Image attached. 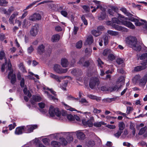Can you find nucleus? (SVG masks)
Instances as JSON below:
<instances>
[{"mask_svg": "<svg viewBox=\"0 0 147 147\" xmlns=\"http://www.w3.org/2000/svg\"><path fill=\"white\" fill-rule=\"evenodd\" d=\"M82 46V42L81 41H80L77 43L76 47L77 48L80 49Z\"/></svg>", "mask_w": 147, "mask_h": 147, "instance_id": "nucleus-54", "label": "nucleus"}, {"mask_svg": "<svg viewBox=\"0 0 147 147\" xmlns=\"http://www.w3.org/2000/svg\"><path fill=\"white\" fill-rule=\"evenodd\" d=\"M60 142L53 141L51 142V146L53 147H59L61 145L66 146L67 144V142L65 138H60Z\"/></svg>", "mask_w": 147, "mask_h": 147, "instance_id": "nucleus-5", "label": "nucleus"}, {"mask_svg": "<svg viewBox=\"0 0 147 147\" xmlns=\"http://www.w3.org/2000/svg\"><path fill=\"white\" fill-rule=\"evenodd\" d=\"M111 51L110 49H106L104 50L102 54L104 56H107L108 54L111 53Z\"/></svg>", "mask_w": 147, "mask_h": 147, "instance_id": "nucleus-38", "label": "nucleus"}, {"mask_svg": "<svg viewBox=\"0 0 147 147\" xmlns=\"http://www.w3.org/2000/svg\"><path fill=\"white\" fill-rule=\"evenodd\" d=\"M1 6H6L8 2L5 0H0Z\"/></svg>", "mask_w": 147, "mask_h": 147, "instance_id": "nucleus-51", "label": "nucleus"}, {"mask_svg": "<svg viewBox=\"0 0 147 147\" xmlns=\"http://www.w3.org/2000/svg\"><path fill=\"white\" fill-rule=\"evenodd\" d=\"M121 86H120L119 87H118L117 85H115L113 86L109 87V91H110L111 92L113 91H115L116 90H118L120 89Z\"/></svg>", "mask_w": 147, "mask_h": 147, "instance_id": "nucleus-21", "label": "nucleus"}, {"mask_svg": "<svg viewBox=\"0 0 147 147\" xmlns=\"http://www.w3.org/2000/svg\"><path fill=\"white\" fill-rule=\"evenodd\" d=\"M18 12L17 11L15 12L10 16L9 20V22L10 24H12L13 23V19L16 16H18Z\"/></svg>", "mask_w": 147, "mask_h": 147, "instance_id": "nucleus-16", "label": "nucleus"}, {"mask_svg": "<svg viewBox=\"0 0 147 147\" xmlns=\"http://www.w3.org/2000/svg\"><path fill=\"white\" fill-rule=\"evenodd\" d=\"M60 38V36L58 34L53 35L52 37V41L53 42H56L58 41Z\"/></svg>", "mask_w": 147, "mask_h": 147, "instance_id": "nucleus-25", "label": "nucleus"}, {"mask_svg": "<svg viewBox=\"0 0 147 147\" xmlns=\"http://www.w3.org/2000/svg\"><path fill=\"white\" fill-rule=\"evenodd\" d=\"M59 133H57L55 134H53L49 135L48 136H44V137H47L50 138H58L59 137H61L59 135Z\"/></svg>", "mask_w": 147, "mask_h": 147, "instance_id": "nucleus-35", "label": "nucleus"}, {"mask_svg": "<svg viewBox=\"0 0 147 147\" xmlns=\"http://www.w3.org/2000/svg\"><path fill=\"white\" fill-rule=\"evenodd\" d=\"M61 13L62 15L65 17H67L68 15L67 12L65 10H62L61 11Z\"/></svg>", "mask_w": 147, "mask_h": 147, "instance_id": "nucleus-60", "label": "nucleus"}, {"mask_svg": "<svg viewBox=\"0 0 147 147\" xmlns=\"http://www.w3.org/2000/svg\"><path fill=\"white\" fill-rule=\"evenodd\" d=\"M146 67L145 66H139L136 67L134 68V70L135 71H138L145 69Z\"/></svg>", "mask_w": 147, "mask_h": 147, "instance_id": "nucleus-29", "label": "nucleus"}, {"mask_svg": "<svg viewBox=\"0 0 147 147\" xmlns=\"http://www.w3.org/2000/svg\"><path fill=\"white\" fill-rule=\"evenodd\" d=\"M9 61H10L9 59ZM11 65L10 61L9 62L8 64V69L10 71L9 73L8 78L11 79V83L13 84H14L16 82V74H13V70H11Z\"/></svg>", "mask_w": 147, "mask_h": 147, "instance_id": "nucleus-2", "label": "nucleus"}, {"mask_svg": "<svg viewBox=\"0 0 147 147\" xmlns=\"http://www.w3.org/2000/svg\"><path fill=\"white\" fill-rule=\"evenodd\" d=\"M106 16V14L105 12H101L100 14L98 17V19L100 20H102L105 19Z\"/></svg>", "mask_w": 147, "mask_h": 147, "instance_id": "nucleus-24", "label": "nucleus"}, {"mask_svg": "<svg viewBox=\"0 0 147 147\" xmlns=\"http://www.w3.org/2000/svg\"><path fill=\"white\" fill-rule=\"evenodd\" d=\"M38 26L37 24L32 26L30 31V35L32 36H35L38 34Z\"/></svg>", "mask_w": 147, "mask_h": 147, "instance_id": "nucleus-11", "label": "nucleus"}, {"mask_svg": "<svg viewBox=\"0 0 147 147\" xmlns=\"http://www.w3.org/2000/svg\"><path fill=\"white\" fill-rule=\"evenodd\" d=\"M147 129V127L145 126L143 127L139 131V132L138 133L139 135H142L146 132Z\"/></svg>", "mask_w": 147, "mask_h": 147, "instance_id": "nucleus-36", "label": "nucleus"}, {"mask_svg": "<svg viewBox=\"0 0 147 147\" xmlns=\"http://www.w3.org/2000/svg\"><path fill=\"white\" fill-rule=\"evenodd\" d=\"M121 11L125 15L129 17H131L133 16V14L129 12L124 7H122L120 9Z\"/></svg>", "mask_w": 147, "mask_h": 147, "instance_id": "nucleus-15", "label": "nucleus"}, {"mask_svg": "<svg viewBox=\"0 0 147 147\" xmlns=\"http://www.w3.org/2000/svg\"><path fill=\"white\" fill-rule=\"evenodd\" d=\"M99 84V79L98 78L96 77L92 78L89 82V87L92 89H93L96 84L98 85Z\"/></svg>", "mask_w": 147, "mask_h": 147, "instance_id": "nucleus-6", "label": "nucleus"}, {"mask_svg": "<svg viewBox=\"0 0 147 147\" xmlns=\"http://www.w3.org/2000/svg\"><path fill=\"white\" fill-rule=\"evenodd\" d=\"M81 19L85 25H87L88 24L87 20L86 19L84 15L82 16L81 17Z\"/></svg>", "mask_w": 147, "mask_h": 147, "instance_id": "nucleus-45", "label": "nucleus"}, {"mask_svg": "<svg viewBox=\"0 0 147 147\" xmlns=\"http://www.w3.org/2000/svg\"><path fill=\"white\" fill-rule=\"evenodd\" d=\"M20 85L22 87H24L25 84V80L24 78H22L20 82Z\"/></svg>", "mask_w": 147, "mask_h": 147, "instance_id": "nucleus-64", "label": "nucleus"}, {"mask_svg": "<svg viewBox=\"0 0 147 147\" xmlns=\"http://www.w3.org/2000/svg\"><path fill=\"white\" fill-rule=\"evenodd\" d=\"M105 29L104 27L102 26H100L97 27V30L98 32H101Z\"/></svg>", "mask_w": 147, "mask_h": 147, "instance_id": "nucleus-59", "label": "nucleus"}, {"mask_svg": "<svg viewBox=\"0 0 147 147\" xmlns=\"http://www.w3.org/2000/svg\"><path fill=\"white\" fill-rule=\"evenodd\" d=\"M121 21H119L118 20V19L116 18H114L112 19V27L115 29V30L121 31L122 30V27L120 26H119L117 25L115 23H116L117 24H121L122 23L123 20L121 19H120Z\"/></svg>", "mask_w": 147, "mask_h": 147, "instance_id": "nucleus-3", "label": "nucleus"}, {"mask_svg": "<svg viewBox=\"0 0 147 147\" xmlns=\"http://www.w3.org/2000/svg\"><path fill=\"white\" fill-rule=\"evenodd\" d=\"M38 127L37 125H33L24 126L25 132L26 133H30L32 132L34 129Z\"/></svg>", "mask_w": 147, "mask_h": 147, "instance_id": "nucleus-7", "label": "nucleus"}, {"mask_svg": "<svg viewBox=\"0 0 147 147\" xmlns=\"http://www.w3.org/2000/svg\"><path fill=\"white\" fill-rule=\"evenodd\" d=\"M100 90L102 91H109V88L106 86H102L100 87Z\"/></svg>", "mask_w": 147, "mask_h": 147, "instance_id": "nucleus-62", "label": "nucleus"}, {"mask_svg": "<svg viewBox=\"0 0 147 147\" xmlns=\"http://www.w3.org/2000/svg\"><path fill=\"white\" fill-rule=\"evenodd\" d=\"M122 24L132 29H134L135 28L134 26L131 22L123 20Z\"/></svg>", "mask_w": 147, "mask_h": 147, "instance_id": "nucleus-13", "label": "nucleus"}, {"mask_svg": "<svg viewBox=\"0 0 147 147\" xmlns=\"http://www.w3.org/2000/svg\"><path fill=\"white\" fill-rule=\"evenodd\" d=\"M76 132L77 138H84L85 137V135L83 132L79 131H77Z\"/></svg>", "mask_w": 147, "mask_h": 147, "instance_id": "nucleus-30", "label": "nucleus"}, {"mask_svg": "<svg viewBox=\"0 0 147 147\" xmlns=\"http://www.w3.org/2000/svg\"><path fill=\"white\" fill-rule=\"evenodd\" d=\"M107 33L112 36H116L119 34V33L117 32L111 30H108Z\"/></svg>", "mask_w": 147, "mask_h": 147, "instance_id": "nucleus-31", "label": "nucleus"}, {"mask_svg": "<svg viewBox=\"0 0 147 147\" xmlns=\"http://www.w3.org/2000/svg\"><path fill=\"white\" fill-rule=\"evenodd\" d=\"M140 59L141 60L146 59V61L144 62L143 65H146L147 64V53L142 54L140 57Z\"/></svg>", "mask_w": 147, "mask_h": 147, "instance_id": "nucleus-23", "label": "nucleus"}, {"mask_svg": "<svg viewBox=\"0 0 147 147\" xmlns=\"http://www.w3.org/2000/svg\"><path fill=\"white\" fill-rule=\"evenodd\" d=\"M19 68L23 73H26L27 71L25 68L24 66L23 65V63H21L18 65Z\"/></svg>", "mask_w": 147, "mask_h": 147, "instance_id": "nucleus-27", "label": "nucleus"}, {"mask_svg": "<svg viewBox=\"0 0 147 147\" xmlns=\"http://www.w3.org/2000/svg\"><path fill=\"white\" fill-rule=\"evenodd\" d=\"M16 125L15 123H13V124H10L9 125V129L10 130H11L15 128V127L16 126Z\"/></svg>", "mask_w": 147, "mask_h": 147, "instance_id": "nucleus-58", "label": "nucleus"}, {"mask_svg": "<svg viewBox=\"0 0 147 147\" xmlns=\"http://www.w3.org/2000/svg\"><path fill=\"white\" fill-rule=\"evenodd\" d=\"M67 119L70 121H72L74 120V116L71 114H68L67 115Z\"/></svg>", "mask_w": 147, "mask_h": 147, "instance_id": "nucleus-52", "label": "nucleus"}, {"mask_svg": "<svg viewBox=\"0 0 147 147\" xmlns=\"http://www.w3.org/2000/svg\"><path fill=\"white\" fill-rule=\"evenodd\" d=\"M54 69L55 71L59 74L65 73L67 71V69H61L60 66L57 64L54 65Z\"/></svg>", "mask_w": 147, "mask_h": 147, "instance_id": "nucleus-10", "label": "nucleus"}, {"mask_svg": "<svg viewBox=\"0 0 147 147\" xmlns=\"http://www.w3.org/2000/svg\"><path fill=\"white\" fill-rule=\"evenodd\" d=\"M45 46L42 44L38 46L37 49L38 53V54L41 55L45 51Z\"/></svg>", "mask_w": 147, "mask_h": 147, "instance_id": "nucleus-14", "label": "nucleus"}, {"mask_svg": "<svg viewBox=\"0 0 147 147\" xmlns=\"http://www.w3.org/2000/svg\"><path fill=\"white\" fill-rule=\"evenodd\" d=\"M5 59V53L3 51H1L0 52V59L2 60L3 59Z\"/></svg>", "mask_w": 147, "mask_h": 147, "instance_id": "nucleus-48", "label": "nucleus"}, {"mask_svg": "<svg viewBox=\"0 0 147 147\" xmlns=\"http://www.w3.org/2000/svg\"><path fill=\"white\" fill-rule=\"evenodd\" d=\"M123 61H124L123 59L121 58H117L116 60V62L119 65H120L123 62Z\"/></svg>", "mask_w": 147, "mask_h": 147, "instance_id": "nucleus-47", "label": "nucleus"}, {"mask_svg": "<svg viewBox=\"0 0 147 147\" xmlns=\"http://www.w3.org/2000/svg\"><path fill=\"white\" fill-rule=\"evenodd\" d=\"M140 76L139 75H136L133 78V81L135 83H136L139 80H140Z\"/></svg>", "mask_w": 147, "mask_h": 147, "instance_id": "nucleus-42", "label": "nucleus"}, {"mask_svg": "<svg viewBox=\"0 0 147 147\" xmlns=\"http://www.w3.org/2000/svg\"><path fill=\"white\" fill-rule=\"evenodd\" d=\"M119 130L123 131L125 127V125L123 122L120 123L119 125Z\"/></svg>", "mask_w": 147, "mask_h": 147, "instance_id": "nucleus-37", "label": "nucleus"}, {"mask_svg": "<svg viewBox=\"0 0 147 147\" xmlns=\"http://www.w3.org/2000/svg\"><path fill=\"white\" fill-rule=\"evenodd\" d=\"M23 132H25L24 126L17 127L16 129L15 133L16 135H19L22 134Z\"/></svg>", "mask_w": 147, "mask_h": 147, "instance_id": "nucleus-12", "label": "nucleus"}, {"mask_svg": "<svg viewBox=\"0 0 147 147\" xmlns=\"http://www.w3.org/2000/svg\"><path fill=\"white\" fill-rule=\"evenodd\" d=\"M97 62L98 63V66L101 68L102 67V65L104 63L102 61V60L100 58H98L97 60Z\"/></svg>", "mask_w": 147, "mask_h": 147, "instance_id": "nucleus-56", "label": "nucleus"}, {"mask_svg": "<svg viewBox=\"0 0 147 147\" xmlns=\"http://www.w3.org/2000/svg\"><path fill=\"white\" fill-rule=\"evenodd\" d=\"M68 64V61L67 59H62L61 64L63 67H67V66Z\"/></svg>", "mask_w": 147, "mask_h": 147, "instance_id": "nucleus-28", "label": "nucleus"}, {"mask_svg": "<svg viewBox=\"0 0 147 147\" xmlns=\"http://www.w3.org/2000/svg\"><path fill=\"white\" fill-rule=\"evenodd\" d=\"M41 16L38 13H34L30 16L29 18V20L32 21H37L41 20Z\"/></svg>", "mask_w": 147, "mask_h": 147, "instance_id": "nucleus-9", "label": "nucleus"}, {"mask_svg": "<svg viewBox=\"0 0 147 147\" xmlns=\"http://www.w3.org/2000/svg\"><path fill=\"white\" fill-rule=\"evenodd\" d=\"M39 1H34L32 3L29 4L28 6L26 7V9H24L23 11H24L25 10H27L30 8H31L36 3L39 2Z\"/></svg>", "mask_w": 147, "mask_h": 147, "instance_id": "nucleus-39", "label": "nucleus"}, {"mask_svg": "<svg viewBox=\"0 0 147 147\" xmlns=\"http://www.w3.org/2000/svg\"><path fill=\"white\" fill-rule=\"evenodd\" d=\"M93 38L92 35L89 36L87 38L86 43L89 45L91 44L93 42Z\"/></svg>", "mask_w": 147, "mask_h": 147, "instance_id": "nucleus-26", "label": "nucleus"}, {"mask_svg": "<svg viewBox=\"0 0 147 147\" xmlns=\"http://www.w3.org/2000/svg\"><path fill=\"white\" fill-rule=\"evenodd\" d=\"M42 141L46 145H48L49 144L50 140L49 138H42Z\"/></svg>", "mask_w": 147, "mask_h": 147, "instance_id": "nucleus-53", "label": "nucleus"}, {"mask_svg": "<svg viewBox=\"0 0 147 147\" xmlns=\"http://www.w3.org/2000/svg\"><path fill=\"white\" fill-rule=\"evenodd\" d=\"M63 105L65 107V108L67 110H69L70 111H73L74 110V109L73 108L71 107H70L69 105H67L65 103H63Z\"/></svg>", "mask_w": 147, "mask_h": 147, "instance_id": "nucleus-55", "label": "nucleus"}, {"mask_svg": "<svg viewBox=\"0 0 147 147\" xmlns=\"http://www.w3.org/2000/svg\"><path fill=\"white\" fill-rule=\"evenodd\" d=\"M137 39L134 37L129 36L126 39V42L127 44L129 45L134 50L140 51L141 49V47L137 45Z\"/></svg>", "mask_w": 147, "mask_h": 147, "instance_id": "nucleus-1", "label": "nucleus"}, {"mask_svg": "<svg viewBox=\"0 0 147 147\" xmlns=\"http://www.w3.org/2000/svg\"><path fill=\"white\" fill-rule=\"evenodd\" d=\"M94 122V119L93 117H90V119L87 121V125L89 127H91L93 126V123Z\"/></svg>", "mask_w": 147, "mask_h": 147, "instance_id": "nucleus-22", "label": "nucleus"}, {"mask_svg": "<svg viewBox=\"0 0 147 147\" xmlns=\"http://www.w3.org/2000/svg\"><path fill=\"white\" fill-rule=\"evenodd\" d=\"M71 56L72 57V60L71 61V66H73L76 62L75 59L77 56L76 53L75 52H72L71 53Z\"/></svg>", "mask_w": 147, "mask_h": 147, "instance_id": "nucleus-18", "label": "nucleus"}, {"mask_svg": "<svg viewBox=\"0 0 147 147\" xmlns=\"http://www.w3.org/2000/svg\"><path fill=\"white\" fill-rule=\"evenodd\" d=\"M61 134L64 135V137H67L68 138H73V132H61Z\"/></svg>", "mask_w": 147, "mask_h": 147, "instance_id": "nucleus-19", "label": "nucleus"}, {"mask_svg": "<svg viewBox=\"0 0 147 147\" xmlns=\"http://www.w3.org/2000/svg\"><path fill=\"white\" fill-rule=\"evenodd\" d=\"M82 7L85 11L86 13L90 11V8L88 5H83L82 6Z\"/></svg>", "mask_w": 147, "mask_h": 147, "instance_id": "nucleus-41", "label": "nucleus"}, {"mask_svg": "<svg viewBox=\"0 0 147 147\" xmlns=\"http://www.w3.org/2000/svg\"><path fill=\"white\" fill-rule=\"evenodd\" d=\"M41 99L42 98L40 96L33 95L30 101L33 105L35 106L36 104V102L40 101Z\"/></svg>", "mask_w": 147, "mask_h": 147, "instance_id": "nucleus-8", "label": "nucleus"}, {"mask_svg": "<svg viewBox=\"0 0 147 147\" xmlns=\"http://www.w3.org/2000/svg\"><path fill=\"white\" fill-rule=\"evenodd\" d=\"M34 50L32 45H31L28 48L27 51L29 54H30Z\"/></svg>", "mask_w": 147, "mask_h": 147, "instance_id": "nucleus-49", "label": "nucleus"}, {"mask_svg": "<svg viewBox=\"0 0 147 147\" xmlns=\"http://www.w3.org/2000/svg\"><path fill=\"white\" fill-rule=\"evenodd\" d=\"M49 114L51 117H53L56 115L57 117H59L61 115V112L58 108H54L51 106L49 110Z\"/></svg>", "mask_w": 147, "mask_h": 147, "instance_id": "nucleus-4", "label": "nucleus"}, {"mask_svg": "<svg viewBox=\"0 0 147 147\" xmlns=\"http://www.w3.org/2000/svg\"><path fill=\"white\" fill-rule=\"evenodd\" d=\"M102 40L104 41L105 45H107L108 43L109 38L108 36H104L103 37Z\"/></svg>", "mask_w": 147, "mask_h": 147, "instance_id": "nucleus-40", "label": "nucleus"}, {"mask_svg": "<svg viewBox=\"0 0 147 147\" xmlns=\"http://www.w3.org/2000/svg\"><path fill=\"white\" fill-rule=\"evenodd\" d=\"M101 32H98V30H93L92 31V34L96 37L99 36L101 34Z\"/></svg>", "mask_w": 147, "mask_h": 147, "instance_id": "nucleus-34", "label": "nucleus"}, {"mask_svg": "<svg viewBox=\"0 0 147 147\" xmlns=\"http://www.w3.org/2000/svg\"><path fill=\"white\" fill-rule=\"evenodd\" d=\"M95 144L94 142L93 141H89L87 142V145L89 147H92Z\"/></svg>", "mask_w": 147, "mask_h": 147, "instance_id": "nucleus-43", "label": "nucleus"}, {"mask_svg": "<svg viewBox=\"0 0 147 147\" xmlns=\"http://www.w3.org/2000/svg\"><path fill=\"white\" fill-rule=\"evenodd\" d=\"M56 96H53L51 94L49 95V96H48V98L50 100H57V98H56Z\"/></svg>", "mask_w": 147, "mask_h": 147, "instance_id": "nucleus-57", "label": "nucleus"}, {"mask_svg": "<svg viewBox=\"0 0 147 147\" xmlns=\"http://www.w3.org/2000/svg\"><path fill=\"white\" fill-rule=\"evenodd\" d=\"M51 77L53 79H55L58 82H61L60 76L55 75L52 73H51L50 74Z\"/></svg>", "mask_w": 147, "mask_h": 147, "instance_id": "nucleus-20", "label": "nucleus"}, {"mask_svg": "<svg viewBox=\"0 0 147 147\" xmlns=\"http://www.w3.org/2000/svg\"><path fill=\"white\" fill-rule=\"evenodd\" d=\"M77 73H76V76H80L82 74V71L81 69H77L76 71Z\"/></svg>", "mask_w": 147, "mask_h": 147, "instance_id": "nucleus-63", "label": "nucleus"}, {"mask_svg": "<svg viewBox=\"0 0 147 147\" xmlns=\"http://www.w3.org/2000/svg\"><path fill=\"white\" fill-rule=\"evenodd\" d=\"M123 131L120 130H119L116 133L114 134L115 137H119L121 135Z\"/></svg>", "mask_w": 147, "mask_h": 147, "instance_id": "nucleus-46", "label": "nucleus"}, {"mask_svg": "<svg viewBox=\"0 0 147 147\" xmlns=\"http://www.w3.org/2000/svg\"><path fill=\"white\" fill-rule=\"evenodd\" d=\"M108 58L109 60L112 61L115 59V57L113 54H110L108 56Z\"/></svg>", "mask_w": 147, "mask_h": 147, "instance_id": "nucleus-50", "label": "nucleus"}, {"mask_svg": "<svg viewBox=\"0 0 147 147\" xmlns=\"http://www.w3.org/2000/svg\"><path fill=\"white\" fill-rule=\"evenodd\" d=\"M67 98V100H78V98H75L71 95H68Z\"/></svg>", "mask_w": 147, "mask_h": 147, "instance_id": "nucleus-44", "label": "nucleus"}, {"mask_svg": "<svg viewBox=\"0 0 147 147\" xmlns=\"http://www.w3.org/2000/svg\"><path fill=\"white\" fill-rule=\"evenodd\" d=\"M147 82V75H145L139 80L140 84L142 86L145 85Z\"/></svg>", "mask_w": 147, "mask_h": 147, "instance_id": "nucleus-17", "label": "nucleus"}, {"mask_svg": "<svg viewBox=\"0 0 147 147\" xmlns=\"http://www.w3.org/2000/svg\"><path fill=\"white\" fill-rule=\"evenodd\" d=\"M102 125H105V123L103 121H100L99 122H97L94 123V126L96 127H100Z\"/></svg>", "mask_w": 147, "mask_h": 147, "instance_id": "nucleus-32", "label": "nucleus"}, {"mask_svg": "<svg viewBox=\"0 0 147 147\" xmlns=\"http://www.w3.org/2000/svg\"><path fill=\"white\" fill-rule=\"evenodd\" d=\"M30 21L29 20H27L26 19H25L23 23V27H26L27 26H30L31 25Z\"/></svg>", "mask_w": 147, "mask_h": 147, "instance_id": "nucleus-33", "label": "nucleus"}, {"mask_svg": "<svg viewBox=\"0 0 147 147\" xmlns=\"http://www.w3.org/2000/svg\"><path fill=\"white\" fill-rule=\"evenodd\" d=\"M133 110V109L131 107H127V109L126 113L127 114L130 113V112Z\"/></svg>", "mask_w": 147, "mask_h": 147, "instance_id": "nucleus-61", "label": "nucleus"}]
</instances>
